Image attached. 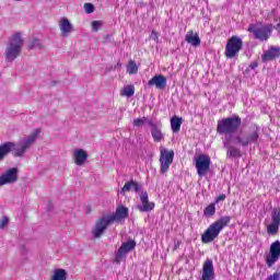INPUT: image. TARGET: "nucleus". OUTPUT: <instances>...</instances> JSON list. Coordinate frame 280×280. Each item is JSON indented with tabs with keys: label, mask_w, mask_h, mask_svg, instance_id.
I'll return each mask as SVG.
<instances>
[{
	"label": "nucleus",
	"mask_w": 280,
	"mask_h": 280,
	"mask_svg": "<svg viewBox=\"0 0 280 280\" xmlns=\"http://www.w3.org/2000/svg\"><path fill=\"white\" fill-rule=\"evenodd\" d=\"M140 190H141V185H139V183L135 180H130L124 185L119 194H121V196H126L127 191H136V194H139Z\"/></svg>",
	"instance_id": "obj_20"
},
{
	"label": "nucleus",
	"mask_w": 280,
	"mask_h": 280,
	"mask_svg": "<svg viewBox=\"0 0 280 280\" xmlns=\"http://www.w3.org/2000/svg\"><path fill=\"white\" fill-rule=\"evenodd\" d=\"M102 21H93L92 22V31L98 32V30L102 27Z\"/></svg>",
	"instance_id": "obj_34"
},
{
	"label": "nucleus",
	"mask_w": 280,
	"mask_h": 280,
	"mask_svg": "<svg viewBox=\"0 0 280 280\" xmlns=\"http://www.w3.org/2000/svg\"><path fill=\"white\" fill-rule=\"evenodd\" d=\"M30 49H43V44H40L39 39H33L30 43Z\"/></svg>",
	"instance_id": "obj_32"
},
{
	"label": "nucleus",
	"mask_w": 280,
	"mask_h": 280,
	"mask_svg": "<svg viewBox=\"0 0 280 280\" xmlns=\"http://www.w3.org/2000/svg\"><path fill=\"white\" fill-rule=\"evenodd\" d=\"M232 143H236V145H242L243 148H247L248 140L246 138V133L242 136H235L232 140Z\"/></svg>",
	"instance_id": "obj_25"
},
{
	"label": "nucleus",
	"mask_w": 280,
	"mask_h": 280,
	"mask_svg": "<svg viewBox=\"0 0 280 280\" xmlns=\"http://www.w3.org/2000/svg\"><path fill=\"white\" fill-rule=\"evenodd\" d=\"M280 56V47H271L262 55V60L266 62L268 60H275V58H279Z\"/></svg>",
	"instance_id": "obj_22"
},
{
	"label": "nucleus",
	"mask_w": 280,
	"mask_h": 280,
	"mask_svg": "<svg viewBox=\"0 0 280 280\" xmlns=\"http://www.w3.org/2000/svg\"><path fill=\"white\" fill-rule=\"evenodd\" d=\"M154 207L155 203L150 201L148 191H142L140 195V205L137 206L140 213H150V211H154Z\"/></svg>",
	"instance_id": "obj_11"
},
{
	"label": "nucleus",
	"mask_w": 280,
	"mask_h": 280,
	"mask_svg": "<svg viewBox=\"0 0 280 280\" xmlns=\"http://www.w3.org/2000/svg\"><path fill=\"white\" fill-rule=\"evenodd\" d=\"M8 222H10V219H8V217H2L0 219V230H3L4 228H7Z\"/></svg>",
	"instance_id": "obj_35"
},
{
	"label": "nucleus",
	"mask_w": 280,
	"mask_h": 280,
	"mask_svg": "<svg viewBox=\"0 0 280 280\" xmlns=\"http://www.w3.org/2000/svg\"><path fill=\"white\" fill-rule=\"evenodd\" d=\"M186 42L191 45L192 47H199L200 45V37L198 34H194V31H189L186 34Z\"/></svg>",
	"instance_id": "obj_23"
},
{
	"label": "nucleus",
	"mask_w": 280,
	"mask_h": 280,
	"mask_svg": "<svg viewBox=\"0 0 280 280\" xmlns=\"http://www.w3.org/2000/svg\"><path fill=\"white\" fill-rule=\"evenodd\" d=\"M280 259V241L271 243L269 254L266 256L265 261L268 268H272Z\"/></svg>",
	"instance_id": "obj_10"
},
{
	"label": "nucleus",
	"mask_w": 280,
	"mask_h": 280,
	"mask_svg": "<svg viewBox=\"0 0 280 280\" xmlns=\"http://www.w3.org/2000/svg\"><path fill=\"white\" fill-rule=\"evenodd\" d=\"M89 159V154L83 149H77L73 152V161L75 165L82 166L84 163H86V160Z\"/></svg>",
	"instance_id": "obj_19"
},
{
	"label": "nucleus",
	"mask_w": 280,
	"mask_h": 280,
	"mask_svg": "<svg viewBox=\"0 0 280 280\" xmlns=\"http://www.w3.org/2000/svg\"><path fill=\"white\" fill-rule=\"evenodd\" d=\"M195 167L197 170V174L199 178H202L209 174V170L211 167V158L207 154H200L195 158Z\"/></svg>",
	"instance_id": "obj_7"
},
{
	"label": "nucleus",
	"mask_w": 280,
	"mask_h": 280,
	"mask_svg": "<svg viewBox=\"0 0 280 280\" xmlns=\"http://www.w3.org/2000/svg\"><path fill=\"white\" fill-rule=\"evenodd\" d=\"M136 247L137 242L132 240L122 243L118 252L116 253V264H121L124 257H126V254L130 253V250H135Z\"/></svg>",
	"instance_id": "obj_12"
},
{
	"label": "nucleus",
	"mask_w": 280,
	"mask_h": 280,
	"mask_svg": "<svg viewBox=\"0 0 280 280\" xmlns=\"http://www.w3.org/2000/svg\"><path fill=\"white\" fill-rule=\"evenodd\" d=\"M150 39L155 40V43H159V34L156 33V31L151 32Z\"/></svg>",
	"instance_id": "obj_37"
},
{
	"label": "nucleus",
	"mask_w": 280,
	"mask_h": 280,
	"mask_svg": "<svg viewBox=\"0 0 280 280\" xmlns=\"http://www.w3.org/2000/svg\"><path fill=\"white\" fill-rule=\"evenodd\" d=\"M120 95L122 97H132V95H135V85H127V86H125L121 90Z\"/></svg>",
	"instance_id": "obj_29"
},
{
	"label": "nucleus",
	"mask_w": 280,
	"mask_h": 280,
	"mask_svg": "<svg viewBox=\"0 0 280 280\" xmlns=\"http://www.w3.org/2000/svg\"><path fill=\"white\" fill-rule=\"evenodd\" d=\"M280 226V210L275 209L271 213V223L267 226V233L269 235H277Z\"/></svg>",
	"instance_id": "obj_14"
},
{
	"label": "nucleus",
	"mask_w": 280,
	"mask_h": 280,
	"mask_svg": "<svg viewBox=\"0 0 280 280\" xmlns=\"http://www.w3.org/2000/svg\"><path fill=\"white\" fill-rule=\"evenodd\" d=\"M50 280H67V270L56 269L50 278Z\"/></svg>",
	"instance_id": "obj_26"
},
{
	"label": "nucleus",
	"mask_w": 280,
	"mask_h": 280,
	"mask_svg": "<svg viewBox=\"0 0 280 280\" xmlns=\"http://www.w3.org/2000/svg\"><path fill=\"white\" fill-rule=\"evenodd\" d=\"M256 67H257V63L250 65V68H252V69H255Z\"/></svg>",
	"instance_id": "obj_39"
},
{
	"label": "nucleus",
	"mask_w": 280,
	"mask_h": 280,
	"mask_svg": "<svg viewBox=\"0 0 280 280\" xmlns=\"http://www.w3.org/2000/svg\"><path fill=\"white\" fill-rule=\"evenodd\" d=\"M23 44L24 40L21 33H15L9 38L7 48L4 50L5 62H14L18 56H21Z\"/></svg>",
	"instance_id": "obj_5"
},
{
	"label": "nucleus",
	"mask_w": 280,
	"mask_h": 280,
	"mask_svg": "<svg viewBox=\"0 0 280 280\" xmlns=\"http://www.w3.org/2000/svg\"><path fill=\"white\" fill-rule=\"evenodd\" d=\"M230 223L231 217L224 215L210 224L209 228L201 235L202 244H211V242L217 240V237L220 236V233H222L223 229L229 226Z\"/></svg>",
	"instance_id": "obj_4"
},
{
	"label": "nucleus",
	"mask_w": 280,
	"mask_h": 280,
	"mask_svg": "<svg viewBox=\"0 0 280 280\" xmlns=\"http://www.w3.org/2000/svg\"><path fill=\"white\" fill-rule=\"evenodd\" d=\"M280 272H275L273 275H270L267 277V280H279Z\"/></svg>",
	"instance_id": "obj_38"
},
{
	"label": "nucleus",
	"mask_w": 280,
	"mask_h": 280,
	"mask_svg": "<svg viewBox=\"0 0 280 280\" xmlns=\"http://www.w3.org/2000/svg\"><path fill=\"white\" fill-rule=\"evenodd\" d=\"M160 163H161V174H167L172 163H174V151H167L165 147L160 148Z\"/></svg>",
	"instance_id": "obj_8"
},
{
	"label": "nucleus",
	"mask_w": 280,
	"mask_h": 280,
	"mask_svg": "<svg viewBox=\"0 0 280 280\" xmlns=\"http://www.w3.org/2000/svg\"><path fill=\"white\" fill-rule=\"evenodd\" d=\"M18 178L19 168H9L4 174L0 175V187H3V185H12V183H16Z\"/></svg>",
	"instance_id": "obj_13"
},
{
	"label": "nucleus",
	"mask_w": 280,
	"mask_h": 280,
	"mask_svg": "<svg viewBox=\"0 0 280 280\" xmlns=\"http://www.w3.org/2000/svg\"><path fill=\"white\" fill-rule=\"evenodd\" d=\"M203 215L206 218H213L215 215V205L213 202L205 208Z\"/></svg>",
	"instance_id": "obj_30"
},
{
	"label": "nucleus",
	"mask_w": 280,
	"mask_h": 280,
	"mask_svg": "<svg viewBox=\"0 0 280 280\" xmlns=\"http://www.w3.org/2000/svg\"><path fill=\"white\" fill-rule=\"evenodd\" d=\"M84 10L86 14H93V12H95V7L92 3H85Z\"/></svg>",
	"instance_id": "obj_33"
},
{
	"label": "nucleus",
	"mask_w": 280,
	"mask_h": 280,
	"mask_svg": "<svg viewBox=\"0 0 280 280\" xmlns=\"http://www.w3.org/2000/svg\"><path fill=\"white\" fill-rule=\"evenodd\" d=\"M215 278V271L213 269V260L208 259L202 267L201 280H213Z\"/></svg>",
	"instance_id": "obj_15"
},
{
	"label": "nucleus",
	"mask_w": 280,
	"mask_h": 280,
	"mask_svg": "<svg viewBox=\"0 0 280 280\" xmlns=\"http://www.w3.org/2000/svg\"><path fill=\"white\" fill-rule=\"evenodd\" d=\"M148 121H150L148 119V117L136 118V119H133V126H135V128H141V126H145V124H148Z\"/></svg>",
	"instance_id": "obj_31"
},
{
	"label": "nucleus",
	"mask_w": 280,
	"mask_h": 280,
	"mask_svg": "<svg viewBox=\"0 0 280 280\" xmlns=\"http://www.w3.org/2000/svg\"><path fill=\"white\" fill-rule=\"evenodd\" d=\"M244 47V42H242V38L237 36H232L225 46V57L226 58H235L237 54H240V50Z\"/></svg>",
	"instance_id": "obj_9"
},
{
	"label": "nucleus",
	"mask_w": 280,
	"mask_h": 280,
	"mask_svg": "<svg viewBox=\"0 0 280 280\" xmlns=\"http://www.w3.org/2000/svg\"><path fill=\"white\" fill-rule=\"evenodd\" d=\"M245 138L247 139V145H250V143H257L259 140V127H252L250 131L245 133Z\"/></svg>",
	"instance_id": "obj_21"
},
{
	"label": "nucleus",
	"mask_w": 280,
	"mask_h": 280,
	"mask_svg": "<svg viewBox=\"0 0 280 280\" xmlns=\"http://www.w3.org/2000/svg\"><path fill=\"white\" fill-rule=\"evenodd\" d=\"M242 126V118L240 116L226 117L218 120L217 132L218 135H223V145L229 148L233 143V135L240 130Z\"/></svg>",
	"instance_id": "obj_2"
},
{
	"label": "nucleus",
	"mask_w": 280,
	"mask_h": 280,
	"mask_svg": "<svg viewBox=\"0 0 280 280\" xmlns=\"http://www.w3.org/2000/svg\"><path fill=\"white\" fill-rule=\"evenodd\" d=\"M228 150V156L235 159L237 156H242V153L240 152V149L235 148V147H231V144H229L228 147H224Z\"/></svg>",
	"instance_id": "obj_27"
},
{
	"label": "nucleus",
	"mask_w": 280,
	"mask_h": 280,
	"mask_svg": "<svg viewBox=\"0 0 280 280\" xmlns=\"http://www.w3.org/2000/svg\"><path fill=\"white\" fill-rule=\"evenodd\" d=\"M148 85L163 90L165 86H167V79L162 74H156L151 80H149Z\"/></svg>",
	"instance_id": "obj_17"
},
{
	"label": "nucleus",
	"mask_w": 280,
	"mask_h": 280,
	"mask_svg": "<svg viewBox=\"0 0 280 280\" xmlns=\"http://www.w3.org/2000/svg\"><path fill=\"white\" fill-rule=\"evenodd\" d=\"M139 72V66H137V62L130 60L127 65V73L129 75H135Z\"/></svg>",
	"instance_id": "obj_28"
},
{
	"label": "nucleus",
	"mask_w": 280,
	"mask_h": 280,
	"mask_svg": "<svg viewBox=\"0 0 280 280\" xmlns=\"http://www.w3.org/2000/svg\"><path fill=\"white\" fill-rule=\"evenodd\" d=\"M59 30L61 32V36H63V38H68V36H70L73 32V24H71V21H69V19L61 18L59 20Z\"/></svg>",
	"instance_id": "obj_16"
},
{
	"label": "nucleus",
	"mask_w": 280,
	"mask_h": 280,
	"mask_svg": "<svg viewBox=\"0 0 280 280\" xmlns=\"http://www.w3.org/2000/svg\"><path fill=\"white\" fill-rule=\"evenodd\" d=\"M148 126H151V136L153 138V141H155V143H160V141H163L165 136L163 135V131H161V127L154 125L152 120L148 121Z\"/></svg>",
	"instance_id": "obj_18"
},
{
	"label": "nucleus",
	"mask_w": 280,
	"mask_h": 280,
	"mask_svg": "<svg viewBox=\"0 0 280 280\" xmlns=\"http://www.w3.org/2000/svg\"><path fill=\"white\" fill-rule=\"evenodd\" d=\"M273 26L272 24L261 25L259 24H249L248 32L254 34L256 40H268L272 34Z\"/></svg>",
	"instance_id": "obj_6"
},
{
	"label": "nucleus",
	"mask_w": 280,
	"mask_h": 280,
	"mask_svg": "<svg viewBox=\"0 0 280 280\" xmlns=\"http://www.w3.org/2000/svg\"><path fill=\"white\" fill-rule=\"evenodd\" d=\"M38 135H40V129H35V132H32L28 137L20 139L18 143L5 142L0 144V161H3L5 155L10 154V152H13V156H23V154L36 143Z\"/></svg>",
	"instance_id": "obj_1"
},
{
	"label": "nucleus",
	"mask_w": 280,
	"mask_h": 280,
	"mask_svg": "<svg viewBox=\"0 0 280 280\" xmlns=\"http://www.w3.org/2000/svg\"><path fill=\"white\" fill-rule=\"evenodd\" d=\"M128 208L126 207H118L116 212L109 215H104L103 218L96 221L94 229L92 230V235L95 238L102 237L104 235V231L113 224V222H119V220H124L128 218Z\"/></svg>",
	"instance_id": "obj_3"
},
{
	"label": "nucleus",
	"mask_w": 280,
	"mask_h": 280,
	"mask_svg": "<svg viewBox=\"0 0 280 280\" xmlns=\"http://www.w3.org/2000/svg\"><path fill=\"white\" fill-rule=\"evenodd\" d=\"M224 200H226V195H224V194H222V195H219L218 197H217V199L214 200V205H218L219 202H222V201H224Z\"/></svg>",
	"instance_id": "obj_36"
},
{
	"label": "nucleus",
	"mask_w": 280,
	"mask_h": 280,
	"mask_svg": "<svg viewBox=\"0 0 280 280\" xmlns=\"http://www.w3.org/2000/svg\"><path fill=\"white\" fill-rule=\"evenodd\" d=\"M183 126V118L174 116L171 118V128L173 132H180V127Z\"/></svg>",
	"instance_id": "obj_24"
}]
</instances>
